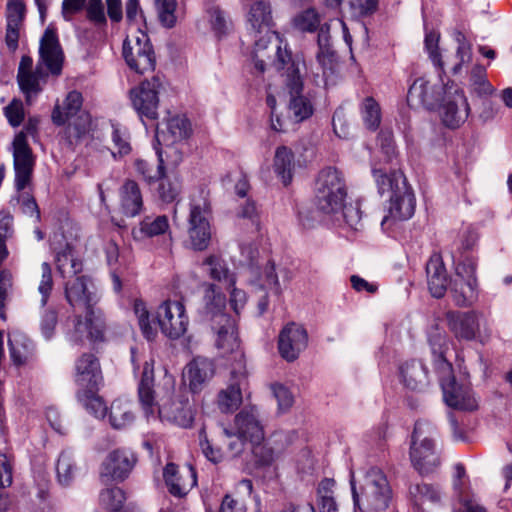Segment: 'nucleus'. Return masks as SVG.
Instances as JSON below:
<instances>
[{
    "label": "nucleus",
    "mask_w": 512,
    "mask_h": 512,
    "mask_svg": "<svg viewBox=\"0 0 512 512\" xmlns=\"http://www.w3.org/2000/svg\"><path fill=\"white\" fill-rule=\"evenodd\" d=\"M248 30L252 34L255 46L253 50L254 67L260 73L267 69L284 68L286 59L291 60V54L282 50L279 35L272 30L273 17L271 5L266 0H257L247 13Z\"/></svg>",
    "instance_id": "f257e3e1"
},
{
    "label": "nucleus",
    "mask_w": 512,
    "mask_h": 512,
    "mask_svg": "<svg viewBox=\"0 0 512 512\" xmlns=\"http://www.w3.org/2000/svg\"><path fill=\"white\" fill-rule=\"evenodd\" d=\"M204 319L214 334L215 346L226 357L234 355L236 368L245 365L236 322L226 312V298L211 283L204 284Z\"/></svg>",
    "instance_id": "f03ea898"
},
{
    "label": "nucleus",
    "mask_w": 512,
    "mask_h": 512,
    "mask_svg": "<svg viewBox=\"0 0 512 512\" xmlns=\"http://www.w3.org/2000/svg\"><path fill=\"white\" fill-rule=\"evenodd\" d=\"M373 176L379 193L388 194L390 197L389 213L381 221L382 228L386 230L394 221L411 218L415 210V198L403 173L393 171L387 174L382 170L374 169Z\"/></svg>",
    "instance_id": "7ed1b4c3"
},
{
    "label": "nucleus",
    "mask_w": 512,
    "mask_h": 512,
    "mask_svg": "<svg viewBox=\"0 0 512 512\" xmlns=\"http://www.w3.org/2000/svg\"><path fill=\"white\" fill-rule=\"evenodd\" d=\"M350 485L352 490L355 512H386L392 500V491L385 474L371 468L364 476L363 483L358 489L351 473Z\"/></svg>",
    "instance_id": "20e7f679"
},
{
    "label": "nucleus",
    "mask_w": 512,
    "mask_h": 512,
    "mask_svg": "<svg viewBox=\"0 0 512 512\" xmlns=\"http://www.w3.org/2000/svg\"><path fill=\"white\" fill-rule=\"evenodd\" d=\"M187 235L191 248L204 251L211 241V203L208 192L200 189L190 196Z\"/></svg>",
    "instance_id": "39448f33"
},
{
    "label": "nucleus",
    "mask_w": 512,
    "mask_h": 512,
    "mask_svg": "<svg viewBox=\"0 0 512 512\" xmlns=\"http://www.w3.org/2000/svg\"><path fill=\"white\" fill-rule=\"evenodd\" d=\"M347 196V187L341 171L327 167L318 174L315 183V201L325 213H338Z\"/></svg>",
    "instance_id": "423d86ee"
},
{
    "label": "nucleus",
    "mask_w": 512,
    "mask_h": 512,
    "mask_svg": "<svg viewBox=\"0 0 512 512\" xmlns=\"http://www.w3.org/2000/svg\"><path fill=\"white\" fill-rule=\"evenodd\" d=\"M447 326L459 341L476 340L486 344L492 337V328L485 317L476 311H448Z\"/></svg>",
    "instance_id": "0eeeda50"
},
{
    "label": "nucleus",
    "mask_w": 512,
    "mask_h": 512,
    "mask_svg": "<svg viewBox=\"0 0 512 512\" xmlns=\"http://www.w3.org/2000/svg\"><path fill=\"white\" fill-rule=\"evenodd\" d=\"M65 296L69 304L74 308H80L87 311V317L93 325L90 335L99 338L104 334L105 319L103 312L95 308V296L88 289L87 278L85 276H76L72 281L66 284Z\"/></svg>",
    "instance_id": "6e6552de"
},
{
    "label": "nucleus",
    "mask_w": 512,
    "mask_h": 512,
    "mask_svg": "<svg viewBox=\"0 0 512 512\" xmlns=\"http://www.w3.org/2000/svg\"><path fill=\"white\" fill-rule=\"evenodd\" d=\"M433 427L426 421H417L412 434L410 457L420 474L434 472L440 465L433 439Z\"/></svg>",
    "instance_id": "1a4fd4ad"
},
{
    "label": "nucleus",
    "mask_w": 512,
    "mask_h": 512,
    "mask_svg": "<svg viewBox=\"0 0 512 512\" xmlns=\"http://www.w3.org/2000/svg\"><path fill=\"white\" fill-rule=\"evenodd\" d=\"M304 66V62L300 59H293L291 57L290 61L286 59L284 68L276 69L277 71L283 70L282 76L284 77L286 88L291 96L289 110L296 122H301L313 114V106L310 100L302 95L303 80L301 69L304 68Z\"/></svg>",
    "instance_id": "9d476101"
},
{
    "label": "nucleus",
    "mask_w": 512,
    "mask_h": 512,
    "mask_svg": "<svg viewBox=\"0 0 512 512\" xmlns=\"http://www.w3.org/2000/svg\"><path fill=\"white\" fill-rule=\"evenodd\" d=\"M123 57L136 73L145 74L155 69L156 59L150 39L139 27L124 40Z\"/></svg>",
    "instance_id": "9b49d317"
},
{
    "label": "nucleus",
    "mask_w": 512,
    "mask_h": 512,
    "mask_svg": "<svg viewBox=\"0 0 512 512\" xmlns=\"http://www.w3.org/2000/svg\"><path fill=\"white\" fill-rule=\"evenodd\" d=\"M441 100L442 123L450 129L463 125L470 114V106L464 91L454 83L446 84Z\"/></svg>",
    "instance_id": "f8f14e48"
},
{
    "label": "nucleus",
    "mask_w": 512,
    "mask_h": 512,
    "mask_svg": "<svg viewBox=\"0 0 512 512\" xmlns=\"http://www.w3.org/2000/svg\"><path fill=\"white\" fill-rule=\"evenodd\" d=\"M162 88V81L159 76L142 81L139 86L130 90V101L134 110L143 120H155L158 118L159 91Z\"/></svg>",
    "instance_id": "ddd939ff"
},
{
    "label": "nucleus",
    "mask_w": 512,
    "mask_h": 512,
    "mask_svg": "<svg viewBox=\"0 0 512 512\" xmlns=\"http://www.w3.org/2000/svg\"><path fill=\"white\" fill-rule=\"evenodd\" d=\"M13 162L15 170V187L17 191H23L29 186L34 166L35 157L28 145L24 132L17 134L13 141Z\"/></svg>",
    "instance_id": "4468645a"
},
{
    "label": "nucleus",
    "mask_w": 512,
    "mask_h": 512,
    "mask_svg": "<svg viewBox=\"0 0 512 512\" xmlns=\"http://www.w3.org/2000/svg\"><path fill=\"white\" fill-rule=\"evenodd\" d=\"M158 322L162 332L171 339H178L185 334L188 317L180 301L167 300L158 308Z\"/></svg>",
    "instance_id": "2eb2a0df"
},
{
    "label": "nucleus",
    "mask_w": 512,
    "mask_h": 512,
    "mask_svg": "<svg viewBox=\"0 0 512 512\" xmlns=\"http://www.w3.org/2000/svg\"><path fill=\"white\" fill-rule=\"evenodd\" d=\"M247 375L245 365H241L240 368L233 367L228 385L217 394L216 403L221 412L232 413L240 407L242 389L247 383Z\"/></svg>",
    "instance_id": "dca6fc26"
},
{
    "label": "nucleus",
    "mask_w": 512,
    "mask_h": 512,
    "mask_svg": "<svg viewBox=\"0 0 512 512\" xmlns=\"http://www.w3.org/2000/svg\"><path fill=\"white\" fill-rule=\"evenodd\" d=\"M136 463L133 453L125 450L110 452L101 465L100 479L108 484L126 479Z\"/></svg>",
    "instance_id": "f3484780"
},
{
    "label": "nucleus",
    "mask_w": 512,
    "mask_h": 512,
    "mask_svg": "<svg viewBox=\"0 0 512 512\" xmlns=\"http://www.w3.org/2000/svg\"><path fill=\"white\" fill-rule=\"evenodd\" d=\"M307 344V331L303 326L294 322L287 324L279 334V353L289 362L296 360Z\"/></svg>",
    "instance_id": "a211bd4d"
},
{
    "label": "nucleus",
    "mask_w": 512,
    "mask_h": 512,
    "mask_svg": "<svg viewBox=\"0 0 512 512\" xmlns=\"http://www.w3.org/2000/svg\"><path fill=\"white\" fill-rule=\"evenodd\" d=\"M74 381L78 390L100 388L103 384V375L95 355L84 353L76 360Z\"/></svg>",
    "instance_id": "6ab92c4d"
},
{
    "label": "nucleus",
    "mask_w": 512,
    "mask_h": 512,
    "mask_svg": "<svg viewBox=\"0 0 512 512\" xmlns=\"http://www.w3.org/2000/svg\"><path fill=\"white\" fill-rule=\"evenodd\" d=\"M235 431L245 439H248L251 443L255 444L254 454L258 455L260 451L264 450L265 447L261 446L260 443L264 439V430L261 425L257 410L254 407L249 409L245 408L240 411L234 420Z\"/></svg>",
    "instance_id": "aec40b11"
},
{
    "label": "nucleus",
    "mask_w": 512,
    "mask_h": 512,
    "mask_svg": "<svg viewBox=\"0 0 512 512\" xmlns=\"http://www.w3.org/2000/svg\"><path fill=\"white\" fill-rule=\"evenodd\" d=\"M163 477L169 493L178 498L186 496L197 483L196 472L191 466L180 471L171 462L164 467Z\"/></svg>",
    "instance_id": "412c9836"
},
{
    "label": "nucleus",
    "mask_w": 512,
    "mask_h": 512,
    "mask_svg": "<svg viewBox=\"0 0 512 512\" xmlns=\"http://www.w3.org/2000/svg\"><path fill=\"white\" fill-rule=\"evenodd\" d=\"M445 86L436 87L424 78L416 79L410 86L407 102L413 108L433 109L444 95Z\"/></svg>",
    "instance_id": "4be33fe9"
},
{
    "label": "nucleus",
    "mask_w": 512,
    "mask_h": 512,
    "mask_svg": "<svg viewBox=\"0 0 512 512\" xmlns=\"http://www.w3.org/2000/svg\"><path fill=\"white\" fill-rule=\"evenodd\" d=\"M40 59L52 75L58 76L62 71L64 60L56 31L48 27L40 41Z\"/></svg>",
    "instance_id": "5701e85b"
},
{
    "label": "nucleus",
    "mask_w": 512,
    "mask_h": 512,
    "mask_svg": "<svg viewBox=\"0 0 512 512\" xmlns=\"http://www.w3.org/2000/svg\"><path fill=\"white\" fill-rule=\"evenodd\" d=\"M445 403L455 409L473 411L478 403L468 385H459L454 378L442 382Z\"/></svg>",
    "instance_id": "b1692460"
},
{
    "label": "nucleus",
    "mask_w": 512,
    "mask_h": 512,
    "mask_svg": "<svg viewBox=\"0 0 512 512\" xmlns=\"http://www.w3.org/2000/svg\"><path fill=\"white\" fill-rule=\"evenodd\" d=\"M158 413L162 420L188 428L194 421V413L188 399L174 398L158 406Z\"/></svg>",
    "instance_id": "393cba45"
},
{
    "label": "nucleus",
    "mask_w": 512,
    "mask_h": 512,
    "mask_svg": "<svg viewBox=\"0 0 512 512\" xmlns=\"http://www.w3.org/2000/svg\"><path fill=\"white\" fill-rule=\"evenodd\" d=\"M215 374V365L205 357L194 358L186 367L188 387L192 393L201 392Z\"/></svg>",
    "instance_id": "a878e982"
},
{
    "label": "nucleus",
    "mask_w": 512,
    "mask_h": 512,
    "mask_svg": "<svg viewBox=\"0 0 512 512\" xmlns=\"http://www.w3.org/2000/svg\"><path fill=\"white\" fill-rule=\"evenodd\" d=\"M65 124L61 138L70 149L85 141L92 130V119L88 112H80L78 116L67 119Z\"/></svg>",
    "instance_id": "bb28decb"
},
{
    "label": "nucleus",
    "mask_w": 512,
    "mask_h": 512,
    "mask_svg": "<svg viewBox=\"0 0 512 512\" xmlns=\"http://www.w3.org/2000/svg\"><path fill=\"white\" fill-rule=\"evenodd\" d=\"M475 271V264L473 262H469L466 267L465 263L458 264L456 267V272L458 276H461V279L455 280L451 287V294L453 300L457 306H467L470 305L475 298L474 293V285L475 281L468 279H463V273L467 274V276H471Z\"/></svg>",
    "instance_id": "cd10ccee"
},
{
    "label": "nucleus",
    "mask_w": 512,
    "mask_h": 512,
    "mask_svg": "<svg viewBox=\"0 0 512 512\" xmlns=\"http://www.w3.org/2000/svg\"><path fill=\"white\" fill-rule=\"evenodd\" d=\"M119 205L123 215L135 217L143 208V198L139 185L126 179L119 189Z\"/></svg>",
    "instance_id": "c85d7f7f"
},
{
    "label": "nucleus",
    "mask_w": 512,
    "mask_h": 512,
    "mask_svg": "<svg viewBox=\"0 0 512 512\" xmlns=\"http://www.w3.org/2000/svg\"><path fill=\"white\" fill-rule=\"evenodd\" d=\"M427 283L430 293L435 298L444 296L448 278L444 263L440 255H433L426 264Z\"/></svg>",
    "instance_id": "c756f323"
},
{
    "label": "nucleus",
    "mask_w": 512,
    "mask_h": 512,
    "mask_svg": "<svg viewBox=\"0 0 512 512\" xmlns=\"http://www.w3.org/2000/svg\"><path fill=\"white\" fill-rule=\"evenodd\" d=\"M138 397L142 408L147 415L154 414L157 403L154 391V362L146 361L143 365L138 385Z\"/></svg>",
    "instance_id": "7c9ffc66"
},
{
    "label": "nucleus",
    "mask_w": 512,
    "mask_h": 512,
    "mask_svg": "<svg viewBox=\"0 0 512 512\" xmlns=\"http://www.w3.org/2000/svg\"><path fill=\"white\" fill-rule=\"evenodd\" d=\"M401 380L405 387L413 391H423L429 384L428 370L420 361H410L400 368Z\"/></svg>",
    "instance_id": "2f4dec72"
},
{
    "label": "nucleus",
    "mask_w": 512,
    "mask_h": 512,
    "mask_svg": "<svg viewBox=\"0 0 512 512\" xmlns=\"http://www.w3.org/2000/svg\"><path fill=\"white\" fill-rule=\"evenodd\" d=\"M82 103L83 98L80 92H69L62 105H55L51 115L53 123L58 126L64 125L67 119L78 116L80 112H85L81 109Z\"/></svg>",
    "instance_id": "473e14b6"
},
{
    "label": "nucleus",
    "mask_w": 512,
    "mask_h": 512,
    "mask_svg": "<svg viewBox=\"0 0 512 512\" xmlns=\"http://www.w3.org/2000/svg\"><path fill=\"white\" fill-rule=\"evenodd\" d=\"M169 229L168 218L165 215L157 217L146 216L138 227L133 228L132 236L137 241L161 235Z\"/></svg>",
    "instance_id": "72a5a7b5"
},
{
    "label": "nucleus",
    "mask_w": 512,
    "mask_h": 512,
    "mask_svg": "<svg viewBox=\"0 0 512 512\" xmlns=\"http://www.w3.org/2000/svg\"><path fill=\"white\" fill-rule=\"evenodd\" d=\"M135 420L133 405L123 399H116L110 407L109 421L115 429L129 427Z\"/></svg>",
    "instance_id": "f704fd0d"
},
{
    "label": "nucleus",
    "mask_w": 512,
    "mask_h": 512,
    "mask_svg": "<svg viewBox=\"0 0 512 512\" xmlns=\"http://www.w3.org/2000/svg\"><path fill=\"white\" fill-rule=\"evenodd\" d=\"M274 171L286 186L290 184L293 178L294 154L291 149L281 146L278 147L274 157Z\"/></svg>",
    "instance_id": "c9c22d12"
},
{
    "label": "nucleus",
    "mask_w": 512,
    "mask_h": 512,
    "mask_svg": "<svg viewBox=\"0 0 512 512\" xmlns=\"http://www.w3.org/2000/svg\"><path fill=\"white\" fill-rule=\"evenodd\" d=\"M191 125L185 116H174L167 122V130L162 133L163 140L168 144L183 141L191 134Z\"/></svg>",
    "instance_id": "e433bc0d"
},
{
    "label": "nucleus",
    "mask_w": 512,
    "mask_h": 512,
    "mask_svg": "<svg viewBox=\"0 0 512 512\" xmlns=\"http://www.w3.org/2000/svg\"><path fill=\"white\" fill-rule=\"evenodd\" d=\"M10 355L16 365L26 364L33 355L32 342L21 334L9 336Z\"/></svg>",
    "instance_id": "4c0bfd02"
},
{
    "label": "nucleus",
    "mask_w": 512,
    "mask_h": 512,
    "mask_svg": "<svg viewBox=\"0 0 512 512\" xmlns=\"http://www.w3.org/2000/svg\"><path fill=\"white\" fill-rule=\"evenodd\" d=\"M99 388H91L77 391V400L82 406L97 418L106 415L107 407L104 400L98 395Z\"/></svg>",
    "instance_id": "58836bf2"
},
{
    "label": "nucleus",
    "mask_w": 512,
    "mask_h": 512,
    "mask_svg": "<svg viewBox=\"0 0 512 512\" xmlns=\"http://www.w3.org/2000/svg\"><path fill=\"white\" fill-rule=\"evenodd\" d=\"M469 83L471 92L479 97L490 96L495 92V88L487 78L486 68L481 64H475L472 67Z\"/></svg>",
    "instance_id": "ea45409f"
},
{
    "label": "nucleus",
    "mask_w": 512,
    "mask_h": 512,
    "mask_svg": "<svg viewBox=\"0 0 512 512\" xmlns=\"http://www.w3.org/2000/svg\"><path fill=\"white\" fill-rule=\"evenodd\" d=\"M203 264L209 267L208 273L213 280L224 281L228 286L235 285V277L230 273L225 261L221 257L210 255L204 260Z\"/></svg>",
    "instance_id": "a19ab883"
},
{
    "label": "nucleus",
    "mask_w": 512,
    "mask_h": 512,
    "mask_svg": "<svg viewBox=\"0 0 512 512\" xmlns=\"http://www.w3.org/2000/svg\"><path fill=\"white\" fill-rule=\"evenodd\" d=\"M335 481L330 478L323 479L318 486V507L321 512H336L337 504L334 498Z\"/></svg>",
    "instance_id": "79ce46f5"
},
{
    "label": "nucleus",
    "mask_w": 512,
    "mask_h": 512,
    "mask_svg": "<svg viewBox=\"0 0 512 512\" xmlns=\"http://www.w3.org/2000/svg\"><path fill=\"white\" fill-rule=\"evenodd\" d=\"M318 28L319 32L317 37V43L319 51L317 52L316 58L319 64L323 68H326L332 64L334 58V52L330 47L329 25H319Z\"/></svg>",
    "instance_id": "37998d69"
},
{
    "label": "nucleus",
    "mask_w": 512,
    "mask_h": 512,
    "mask_svg": "<svg viewBox=\"0 0 512 512\" xmlns=\"http://www.w3.org/2000/svg\"><path fill=\"white\" fill-rule=\"evenodd\" d=\"M361 115L367 129L375 131L381 123V109L372 97H366L361 104Z\"/></svg>",
    "instance_id": "c03bdc74"
},
{
    "label": "nucleus",
    "mask_w": 512,
    "mask_h": 512,
    "mask_svg": "<svg viewBox=\"0 0 512 512\" xmlns=\"http://www.w3.org/2000/svg\"><path fill=\"white\" fill-rule=\"evenodd\" d=\"M43 76L41 67L38 66L35 72L17 75V81L21 91L26 96V101L31 103L32 97L40 92L39 79Z\"/></svg>",
    "instance_id": "a18cd8bd"
},
{
    "label": "nucleus",
    "mask_w": 512,
    "mask_h": 512,
    "mask_svg": "<svg viewBox=\"0 0 512 512\" xmlns=\"http://www.w3.org/2000/svg\"><path fill=\"white\" fill-rule=\"evenodd\" d=\"M134 313L138 319V325L143 336L151 341L155 338L157 331L150 321V314L142 300L136 299L133 304Z\"/></svg>",
    "instance_id": "49530a36"
},
{
    "label": "nucleus",
    "mask_w": 512,
    "mask_h": 512,
    "mask_svg": "<svg viewBox=\"0 0 512 512\" xmlns=\"http://www.w3.org/2000/svg\"><path fill=\"white\" fill-rule=\"evenodd\" d=\"M56 472L60 484L67 486L74 479L76 466L68 452H62L58 458Z\"/></svg>",
    "instance_id": "de8ad7c7"
},
{
    "label": "nucleus",
    "mask_w": 512,
    "mask_h": 512,
    "mask_svg": "<svg viewBox=\"0 0 512 512\" xmlns=\"http://www.w3.org/2000/svg\"><path fill=\"white\" fill-rule=\"evenodd\" d=\"M156 9L162 26L166 28H172L175 26L177 22L176 0H156Z\"/></svg>",
    "instance_id": "09e8293b"
},
{
    "label": "nucleus",
    "mask_w": 512,
    "mask_h": 512,
    "mask_svg": "<svg viewBox=\"0 0 512 512\" xmlns=\"http://www.w3.org/2000/svg\"><path fill=\"white\" fill-rule=\"evenodd\" d=\"M125 493L119 487H112L100 493V504L108 510L119 511L125 502Z\"/></svg>",
    "instance_id": "8fccbe9b"
},
{
    "label": "nucleus",
    "mask_w": 512,
    "mask_h": 512,
    "mask_svg": "<svg viewBox=\"0 0 512 512\" xmlns=\"http://www.w3.org/2000/svg\"><path fill=\"white\" fill-rule=\"evenodd\" d=\"M410 494L414 498L415 504L420 506L424 502L429 501L436 503L440 500L438 490L429 484H416L410 487Z\"/></svg>",
    "instance_id": "3c124183"
},
{
    "label": "nucleus",
    "mask_w": 512,
    "mask_h": 512,
    "mask_svg": "<svg viewBox=\"0 0 512 512\" xmlns=\"http://www.w3.org/2000/svg\"><path fill=\"white\" fill-rule=\"evenodd\" d=\"M158 179H160L158 186L159 197L164 202H173L180 194V182L176 178L172 180L169 177L164 176V172L162 173V176L158 177Z\"/></svg>",
    "instance_id": "603ef678"
},
{
    "label": "nucleus",
    "mask_w": 512,
    "mask_h": 512,
    "mask_svg": "<svg viewBox=\"0 0 512 512\" xmlns=\"http://www.w3.org/2000/svg\"><path fill=\"white\" fill-rule=\"evenodd\" d=\"M293 24L299 31L314 32L320 25V18L314 9H307L294 18Z\"/></svg>",
    "instance_id": "864d4df0"
},
{
    "label": "nucleus",
    "mask_w": 512,
    "mask_h": 512,
    "mask_svg": "<svg viewBox=\"0 0 512 512\" xmlns=\"http://www.w3.org/2000/svg\"><path fill=\"white\" fill-rule=\"evenodd\" d=\"M14 276L9 269L0 271V318L5 320V306L13 290Z\"/></svg>",
    "instance_id": "5fc2aeb1"
},
{
    "label": "nucleus",
    "mask_w": 512,
    "mask_h": 512,
    "mask_svg": "<svg viewBox=\"0 0 512 512\" xmlns=\"http://www.w3.org/2000/svg\"><path fill=\"white\" fill-rule=\"evenodd\" d=\"M157 153L159 158V165L156 170H153V168L150 167L149 163L144 159H136L134 162V166L137 173L140 174L144 178V180L149 183L158 179V177L162 176V173L164 171L162 154L159 151Z\"/></svg>",
    "instance_id": "6e6d98bb"
},
{
    "label": "nucleus",
    "mask_w": 512,
    "mask_h": 512,
    "mask_svg": "<svg viewBox=\"0 0 512 512\" xmlns=\"http://www.w3.org/2000/svg\"><path fill=\"white\" fill-rule=\"evenodd\" d=\"M341 212V216L344 224L354 230H357L361 225L362 212L358 203L342 204V207L338 210Z\"/></svg>",
    "instance_id": "4d7b16f0"
},
{
    "label": "nucleus",
    "mask_w": 512,
    "mask_h": 512,
    "mask_svg": "<svg viewBox=\"0 0 512 512\" xmlns=\"http://www.w3.org/2000/svg\"><path fill=\"white\" fill-rule=\"evenodd\" d=\"M41 280L38 285V292L41 294V305L45 306L53 289L52 270L47 262L41 265Z\"/></svg>",
    "instance_id": "13d9d810"
},
{
    "label": "nucleus",
    "mask_w": 512,
    "mask_h": 512,
    "mask_svg": "<svg viewBox=\"0 0 512 512\" xmlns=\"http://www.w3.org/2000/svg\"><path fill=\"white\" fill-rule=\"evenodd\" d=\"M271 390L278 403V410L280 412L288 411L293 403L294 397L290 390L282 384L274 383L271 385Z\"/></svg>",
    "instance_id": "bf43d9fd"
},
{
    "label": "nucleus",
    "mask_w": 512,
    "mask_h": 512,
    "mask_svg": "<svg viewBox=\"0 0 512 512\" xmlns=\"http://www.w3.org/2000/svg\"><path fill=\"white\" fill-rule=\"evenodd\" d=\"M25 17V5L22 0H9L6 9L7 24L22 26Z\"/></svg>",
    "instance_id": "052dcab7"
},
{
    "label": "nucleus",
    "mask_w": 512,
    "mask_h": 512,
    "mask_svg": "<svg viewBox=\"0 0 512 512\" xmlns=\"http://www.w3.org/2000/svg\"><path fill=\"white\" fill-rule=\"evenodd\" d=\"M92 326L93 325L88 320L87 313L85 314V321H83L80 316H76L73 332L74 340L76 342H81L84 339H89L92 341L101 340L103 338V335L99 338H94L90 335V330Z\"/></svg>",
    "instance_id": "680f3d73"
},
{
    "label": "nucleus",
    "mask_w": 512,
    "mask_h": 512,
    "mask_svg": "<svg viewBox=\"0 0 512 512\" xmlns=\"http://www.w3.org/2000/svg\"><path fill=\"white\" fill-rule=\"evenodd\" d=\"M223 432L227 439L226 442L230 456H239L243 452L246 441H248V439H245V437L239 435L237 431L233 432L228 429H224Z\"/></svg>",
    "instance_id": "e2e57ef3"
},
{
    "label": "nucleus",
    "mask_w": 512,
    "mask_h": 512,
    "mask_svg": "<svg viewBox=\"0 0 512 512\" xmlns=\"http://www.w3.org/2000/svg\"><path fill=\"white\" fill-rule=\"evenodd\" d=\"M4 114L13 127H18L24 119V108L21 100L14 99L4 108Z\"/></svg>",
    "instance_id": "0e129e2a"
},
{
    "label": "nucleus",
    "mask_w": 512,
    "mask_h": 512,
    "mask_svg": "<svg viewBox=\"0 0 512 512\" xmlns=\"http://www.w3.org/2000/svg\"><path fill=\"white\" fill-rule=\"evenodd\" d=\"M21 211L25 215L34 217L37 221L40 220V210L36 203L35 198L28 192H22L18 197Z\"/></svg>",
    "instance_id": "69168bd1"
},
{
    "label": "nucleus",
    "mask_w": 512,
    "mask_h": 512,
    "mask_svg": "<svg viewBox=\"0 0 512 512\" xmlns=\"http://www.w3.org/2000/svg\"><path fill=\"white\" fill-rule=\"evenodd\" d=\"M87 17L96 24H104L106 17L101 0H89L87 6Z\"/></svg>",
    "instance_id": "338daca9"
},
{
    "label": "nucleus",
    "mask_w": 512,
    "mask_h": 512,
    "mask_svg": "<svg viewBox=\"0 0 512 512\" xmlns=\"http://www.w3.org/2000/svg\"><path fill=\"white\" fill-rule=\"evenodd\" d=\"M199 441L201 449L206 456L207 459L210 461L217 463L221 460L222 454L219 449H214L207 439V435L204 429H202L199 433Z\"/></svg>",
    "instance_id": "774afa93"
}]
</instances>
